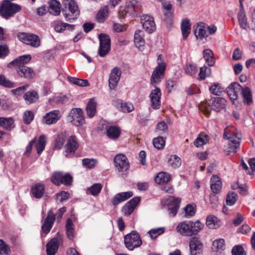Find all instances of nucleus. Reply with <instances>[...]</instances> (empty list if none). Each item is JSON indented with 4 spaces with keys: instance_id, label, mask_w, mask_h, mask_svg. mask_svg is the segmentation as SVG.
<instances>
[{
    "instance_id": "obj_48",
    "label": "nucleus",
    "mask_w": 255,
    "mask_h": 255,
    "mask_svg": "<svg viewBox=\"0 0 255 255\" xmlns=\"http://www.w3.org/2000/svg\"><path fill=\"white\" fill-rule=\"evenodd\" d=\"M225 240L223 239H218L215 240L213 243V249L218 252H221L225 249Z\"/></svg>"
},
{
    "instance_id": "obj_52",
    "label": "nucleus",
    "mask_w": 255,
    "mask_h": 255,
    "mask_svg": "<svg viewBox=\"0 0 255 255\" xmlns=\"http://www.w3.org/2000/svg\"><path fill=\"white\" fill-rule=\"evenodd\" d=\"M165 144V138L162 136H158L153 139V144L154 146L158 149H162L164 147Z\"/></svg>"
},
{
    "instance_id": "obj_39",
    "label": "nucleus",
    "mask_w": 255,
    "mask_h": 255,
    "mask_svg": "<svg viewBox=\"0 0 255 255\" xmlns=\"http://www.w3.org/2000/svg\"><path fill=\"white\" fill-rule=\"evenodd\" d=\"M0 126L6 129L10 130L14 127V121L12 118L0 117Z\"/></svg>"
},
{
    "instance_id": "obj_8",
    "label": "nucleus",
    "mask_w": 255,
    "mask_h": 255,
    "mask_svg": "<svg viewBox=\"0 0 255 255\" xmlns=\"http://www.w3.org/2000/svg\"><path fill=\"white\" fill-rule=\"evenodd\" d=\"M224 137L229 140L228 147L226 149L228 152H236L239 148L241 139L240 134H234L231 135L226 130L224 134Z\"/></svg>"
},
{
    "instance_id": "obj_17",
    "label": "nucleus",
    "mask_w": 255,
    "mask_h": 255,
    "mask_svg": "<svg viewBox=\"0 0 255 255\" xmlns=\"http://www.w3.org/2000/svg\"><path fill=\"white\" fill-rule=\"evenodd\" d=\"M121 75V71L120 68L115 67L113 68L110 73L109 79V87L111 89H115L120 81Z\"/></svg>"
},
{
    "instance_id": "obj_63",
    "label": "nucleus",
    "mask_w": 255,
    "mask_h": 255,
    "mask_svg": "<svg viewBox=\"0 0 255 255\" xmlns=\"http://www.w3.org/2000/svg\"><path fill=\"white\" fill-rule=\"evenodd\" d=\"M237 194L234 192L229 193L227 197L226 202L228 205H233L237 201Z\"/></svg>"
},
{
    "instance_id": "obj_11",
    "label": "nucleus",
    "mask_w": 255,
    "mask_h": 255,
    "mask_svg": "<svg viewBox=\"0 0 255 255\" xmlns=\"http://www.w3.org/2000/svg\"><path fill=\"white\" fill-rule=\"evenodd\" d=\"M166 63L165 62H158V66L154 70L151 75V84L156 85L160 82L161 80L163 78Z\"/></svg>"
},
{
    "instance_id": "obj_45",
    "label": "nucleus",
    "mask_w": 255,
    "mask_h": 255,
    "mask_svg": "<svg viewBox=\"0 0 255 255\" xmlns=\"http://www.w3.org/2000/svg\"><path fill=\"white\" fill-rule=\"evenodd\" d=\"M241 91L244 103L248 105L252 103L253 99L251 90L249 88L246 87L242 89Z\"/></svg>"
},
{
    "instance_id": "obj_58",
    "label": "nucleus",
    "mask_w": 255,
    "mask_h": 255,
    "mask_svg": "<svg viewBox=\"0 0 255 255\" xmlns=\"http://www.w3.org/2000/svg\"><path fill=\"white\" fill-rule=\"evenodd\" d=\"M185 71L186 74L192 76L196 73L197 71V67L194 64L188 63L186 65Z\"/></svg>"
},
{
    "instance_id": "obj_31",
    "label": "nucleus",
    "mask_w": 255,
    "mask_h": 255,
    "mask_svg": "<svg viewBox=\"0 0 255 255\" xmlns=\"http://www.w3.org/2000/svg\"><path fill=\"white\" fill-rule=\"evenodd\" d=\"M53 27L56 32L61 33L64 32L66 29L73 30L74 26L60 21H56L54 22Z\"/></svg>"
},
{
    "instance_id": "obj_23",
    "label": "nucleus",
    "mask_w": 255,
    "mask_h": 255,
    "mask_svg": "<svg viewBox=\"0 0 255 255\" xmlns=\"http://www.w3.org/2000/svg\"><path fill=\"white\" fill-rule=\"evenodd\" d=\"M140 201L139 197H135L127 203L122 209V211L126 215H130Z\"/></svg>"
},
{
    "instance_id": "obj_38",
    "label": "nucleus",
    "mask_w": 255,
    "mask_h": 255,
    "mask_svg": "<svg viewBox=\"0 0 255 255\" xmlns=\"http://www.w3.org/2000/svg\"><path fill=\"white\" fill-rule=\"evenodd\" d=\"M171 179V176L168 173L159 172L155 177V181L158 184H164L168 183Z\"/></svg>"
},
{
    "instance_id": "obj_53",
    "label": "nucleus",
    "mask_w": 255,
    "mask_h": 255,
    "mask_svg": "<svg viewBox=\"0 0 255 255\" xmlns=\"http://www.w3.org/2000/svg\"><path fill=\"white\" fill-rule=\"evenodd\" d=\"M11 251L9 246L0 239V255H10Z\"/></svg>"
},
{
    "instance_id": "obj_20",
    "label": "nucleus",
    "mask_w": 255,
    "mask_h": 255,
    "mask_svg": "<svg viewBox=\"0 0 255 255\" xmlns=\"http://www.w3.org/2000/svg\"><path fill=\"white\" fill-rule=\"evenodd\" d=\"M194 33L197 39L202 40L208 36L205 24L203 22L196 23L193 26Z\"/></svg>"
},
{
    "instance_id": "obj_35",
    "label": "nucleus",
    "mask_w": 255,
    "mask_h": 255,
    "mask_svg": "<svg viewBox=\"0 0 255 255\" xmlns=\"http://www.w3.org/2000/svg\"><path fill=\"white\" fill-rule=\"evenodd\" d=\"M31 58V56L29 54L20 56L9 63L8 66L14 65L16 66V68H18L19 66L24 65V64L29 62Z\"/></svg>"
},
{
    "instance_id": "obj_41",
    "label": "nucleus",
    "mask_w": 255,
    "mask_h": 255,
    "mask_svg": "<svg viewBox=\"0 0 255 255\" xmlns=\"http://www.w3.org/2000/svg\"><path fill=\"white\" fill-rule=\"evenodd\" d=\"M209 140V137L207 134L201 133L194 140V144L197 147H200L206 144Z\"/></svg>"
},
{
    "instance_id": "obj_16",
    "label": "nucleus",
    "mask_w": 255,
    "mask_h": 255,
    "mask_svg": "<svg viewBox=\"0 0 255 255\" xmlns=\"http://www.w3.org/2000/svg\"><path fill=\"white\" fill-rule=\"evenodd\" d=\"M161 93L159 88L155 87V88L151 90L149 98L151 103V106L153 109H158L160 108L161 102Z\"/></svg>"
},
{
    "instance_id": "obj_60",
    "label": "nucleus",
    "mask_w": 255,
    "mask_h": 255,
    "mask_svg": "<svg viewBox=\"0 0 255 255\" xmlns=\"http://www.w3.org/2000/svg\"><path fill=\"white\" fill-rule=\"evenodd\" d=\"M28 87V85H25L24 86L19 87L15 89L11 90V93L16 97L21 96Z\"/></svg>"
},
{
    "instance_id": "obj_2",
    "label": "nucleus",
    "mask_w": 255,
    "mask_h": 255,
    "mask_svg": "<svg viewBox=\"0 0 255 255\" xmlns=\"http://www.w3.org/2000/svg\"><path fill=\"white\" fill-rule=\"evenodd\" d=\"M227 104L226 100L221 97L211 98L205 103H202L200 108L206 115L209 116L211 110L219 112L224 110Z\"/></svg>"
},
{
    "instance_id": "obj_42",
    "label": "nucleus",
    "mask_w": 255,
    "mask_h": 255,
    "mask_svg": "<svg viewBox=\"0 0 255 255\" xmlns=\"http://www.w3.org/2000/svg\"><path fill=\"white\" fill-rule=\"evenodd\" d=\"M23 98L27 104H31L38 100V95L34 91H28L24 95Z\"/></svg>"
},
{
    "instance_id": "obj_56",
    "label": "nucleus",
    "mask_w": 255,
    "mask_h": 255,
    "mask_svg": "<svg viewBox=\"0 0 255 255\" xmlns=\"http://www.w3.org/2000/svg\"><path fill=\"white\" fill-rule=\"evenodd\" d=\"M211 74V69L206 66H203L200 68L199 73V79L204 80L206 77L209 76Z\"/></svg>"
},
{
    "instance_id": "obj_4",
    "label": "nucleus",
    "mask_w": 255,
    "mask_h": 255,
    "mask_svg": "<svg viewBox=\"0 0 255 255\" xmlns=\"http://www.w3.org/2000/svg\"><path fill=\"white\" fill-rule=\"evenodd\" d=\"M20 6L12 3L9 0H4L0 6V15L7 18L20 11Z\"/></svg>"
},
{
    "instance_id": "obj_37",
    "label": "nucleus",
    "mask_w": 255,
    "mask_h": 255,
    "mask_svg": "<svg viewBox=\"0 0 255 255\" xmlns=\"http://www.w3.org/2000/svg\"><path fill=\"white\" fill-rule=\"evenodd\" d=\"M191 23L187 18H184L182 20L181 28L182 34L184 39H186L190 33Z\"/></svg>"
},
{
    "instance_id": "obj_28",
    "label": "nucleus",
    "mask_w": 255,
    "mask_h": 255,
    "mask_svg": "<svg viewBox=\"0 0 255 255\" xmlns=\"http://www.w3.org/2000/svg\"><path fill=\"white\" fill-rule=\"evenodd\" d=\"M238 19L239 25L242 28L247 29L249 28L243 3L242 1H240V9L238 15Z\"/></svg>"
},
{
    "instance_id": "obj_33",
    "label": "nucleus",
    "mask_w": 255,
    "mask_h": 255,
    "mask_svg": "<svg viewBox=\"0 0 255 255\" xmlns=\"http://www.w3.org/2000/svg\"><path fill=\"white\" fill-rule=\"evenodd\" d=\"M97 102L95 98L91 99L88 102L86 112L89 118H93L96 114Z\"/></svg>"
},
{
    "instance_id": "obj_30",
    "label": "nucleus",
    "mask_w": 255,
    "mask_h": 255,
    "mask_svg": "<svg viewBox=\"0 0 255 255\" xmlns=\"http://www.w3.org/2000/svg\"><path fill=\"white\" fill-rule=\"evenodd\" d=\"M132 195L133 193L131 191L122 192L117 194L113 198L112 203L114 205H117L118 204L128 200L132 196Z\"/></svg>"
},
{
    "instance_id": "obj_25",
    "label": "nucleus",
    "mask_w": 255,
    "mask_h": 255,
    "mask_svg": "<svg viewBox=\"0 0 255 255\" xmlns=\"http://www.w3.org/2000/svg\"><path fill=\"white\" fill-rule=\"evenodd\" d=\"M189 221H184L178 223L176 228L177 233L182 236H191Z\"/></svg>"
},
{
    "instance_id": "obj_59",
    "label": "nucleus",
    "mask_w": 255,
    "mask_h": 255,
    "mask_svg": "<svg viewBox=\"0 0 255 255\" xmlns=\"http://www.w3.org/2000/svg\"><path fill=\"white\" fill-rule=\"evenodd\" d=\"M164 232V228L161 227L158 228L152 229L148 232V234L150 237L155 239L159 235L162 234Z\"/></svg>"
},
{
    "instance_id": "obj_21",
    "label": "nucleus",
    "mask_w": 255,
    "mask_h": 255,
    "mask_svg": "<svg viewBox=\"0 0 255 255\" xmlns=\"http://www.w3.org/2000/svg\"><path fill=\"white\" fill-rule=\"evenodd\" d=\"M55 218V215L52 211V210H50L48 211L47 217L44 220L42 226V230L43 232L46 234L49 232L54 222Z\"/></svg>"
},
{
    "instance_id": "obj_9",
    "label": "nucleus",
    "mask_w": 255,
    "mask_h": 255,
    "mask_svg": "<svg viewBox=\"0 0 255 255\" xmlns=\"http://www.w3.org/2000/svg\"><path fill=\"white\" fill-rule=\"evenodd\" d=\"M100 47L98 54L101 57L107 55L111 50V39L110 36L106 34H100L99 35Z\"/></svg>"
},
{
    "instance_id": "obj_12",
    "label": "nucleus",
    "mask_w": 255,
    "mask_h": 255,
    "mask_svg": "<svg viewBox=\"0 0 255 255\" xmlns=\"http://www.w3.org/2000/svg\"><path fill=\"white\" fill-rule=\"evenodd\" d=\"M51 181L55 184H61L69 185L71 183L72 177L69 174H63L61 172H55L51 177Z\"/></svg>"
},
{
    "instance_id": "obj_32",
    "label": "nucleus",
    "mask_w": 255,
    "mask_h": 255,
    "mask_svg": "<svg viewBox=\"0 0 255 255\" xmlns=\"http://www.w3.org/2000/svg\"><path fill=\"white\" fill-rule=\"evenodd\" d=\"M222 183L219 176L213 175L211 178L210 188L214 193H218L222 188Z\"/></svg>"
},
{
    "instance_id": "obj_15",
    "label": "nucleus",
    "mask_w": 255,
    "mask_h": 255,
    "mask_svg": "<svg viewBox=\"0 0 255 255\" xmlns=\"http://www.w3.org/2000/svg\"><path fill=\"white\" fill-rule=\"evenodd\" d=\"M180 199L173 196L169 197L166 201V204L170 216H175L178 210Z\"/></svg>"
},
{
    "instance_id": "obj_47",
    "label": "nucleus",
    "mask_w": 255,
    "mask_h": 255,
    "mask_svg": "<svg viewBox=\"0 0 255 255\" xmlns=\"http://www.w3.org/2000/svg\"><path fill=\"white\" fill-rule=\"evenodd\" d=\"M169 165L173 168L179 167L181 165V159L177 155H172L168 159Z\"/></svg>"
},
{
    "instance_id": "obj_14",
    "label": "nucleus",
    "mask_w": 255,
    "mask_h": 255,
    "mask_svg": "<svg viewBox=\"0 0 255 255\" xmlns=\"http://www.w3.org/2000/svg\"><path fill=\"white\" fill-rule=\"evenodd\" d=\"M61 114L59 110H55L47 113L43 118V123L50 125L55 124L61 118Z\"/></svg>"
},
{
    "instance_id": "obj_22",
    "label": "nucleus",
    "mask_w": 255,
    "mask_h": 255,
    "mask_svg": "<svg viewBox=\"0 0 255 255\" xmlns=\"http://www.w3.org/2000/svg\"><path fill=\"white\" fill-rule=\"evenodd\" d=\"M60 240V238H54L47 244L46 252L48 255H55L58 251Z\"/></svg>"
},
{
    "instance_id": "obj_10",
    "label": "nucleus",
    "mask_w": 255,
    "mask_h": 255,
    "mask_svg": "<svg viewBox=\"0 0 255 255\" xmlns=\"http://www.w3.org/2000/svg\"><path fill=\"white\" fill-rule=\"evenodd\" d=\"M114 163L117 170L124 172L129 168V163L127 156L124 154H118L114 158Z\"/></svg>"
},
{
    "instance_id": "obj_62",
    "label": "nucleus",
    "mask_w": 255,
    "mask_h": 255,
    "mask_svg": "<svg viewBox=\"0 0 255 255\" xmlns=\"http://www.w3.org/2000/svg\"><path fill=\"white\" fill-rule=\"evenodd\" d=\"M0 85L8 88H13L14 87V82H11L3 75H0Z\"/></svg>"
},
{
    "instance_id": "obj_26",
    "label": "nucleus",
    "mask_w": 255,
    "mask_h": 255,
    "mask_svg": "<svg viewBox=\"0 0 255 255\" xmlns=\"http://www.w3.org/2000/svg\"><path fill=\"white\" fill-rule=\"evenodd\" d=\"M16 70L18 74L24 78L31 79L35 76L33 70L25 65L19 66Z\"/></svg>"
},
{
    "instance_id": "obj_36",
    "label": "nucleus",
    "mask_w": 255,
    "mask_h": 255,
    "mask_svg": "<svg viewBox=\"0 0 255 255\" xmlns=\"http://www.w3.org/2000/svg\"><path fill=\"white\" fill-rule=\"evenodd\" d=\"M220 220L214 215H209L206 219V225L210 229H217L220 227Z\"/></svg>"
},
{
    "instance_id": "obj_51",
    "label": "nucleus",
    "mask_w": 255,
    "mask_h": 255,
    "mask_svg": "<svg viewBox=\"0 0 255 255\" xmlns=\"http://www.w3.org/2000/svg\"><path fill=\"white\" fill-rule=\"evenodd\" d=\"M68 78L71 83L81 87H86L89 85V82L87 80L81 79L72 77H68Z\"/></svg>"
},
{
    "instance_id": "obj_49",
    "label": "nucleus",
    "mask_w": 255,
    "mask_h": 255,
    "mask_svg": "<svg viewBox=\"0 0 255 255\" xmlns=\"http://www.w3.org/2000/svg\"><path fill=\"white\" fill-rule=\"evenodd\" d=\"M45 137L44 135H41L35 144V148L38 154H40L45 146Z\"/></svg>"
},
{
    "instance_id": "obj_1",
    "label": "nucleus",
    "mask_w": 255,
    "mask_h": 255,
    "mask_svg": "<svg viewBox=\"0 0 255 255\" xmlns=\"http://www.w3.org/2000/svg\"><path fill=\"white\" fill-rule=\"evenodd\" d=\"M61 11L66 20H75L80 13L78 3L75 0H63Z\"/></svg>"
},
{
    "instance_id": "obj_6",
    "label": "nucleus",
    "mask_w": 255,
    "mask_h": 255,
    "mask_svg": "<svg viewBox=\"0 0 255 255\" xmlns=\"http://www.w3.org/2000/svg\"><path fill=\"white\" fill-rule=\"evenodd\" d=\"M125 244L127 249L132 251L141 245L142 241L136 232L132 231L125 237Z\"/></svg>"
},
{
    "instance_id": "obj_13",
    "label": "nucleus",
    "mask_w": 255,
    "mask_h": 255,
    "mask_svg": "<svg viewBox=\"0 0 255 255\" xmlns=\"http://www.w3.org/2000/svg\"><path fill=\"white\" fill-rule=\"evenodd\" d=\"M141 22L143 28L149 33L153 32L156 29L153 18L149 15H142Z\"/></svg>"
},
{
    "instance_id": "obj_54",
    "label": "nucleus",
    "mask_w": 255,
    "mask_h": 255,
    "mask_svg": "<svg viewBox=\"0 0 255 255\" xmlns=\"http://www.w3.org/2000/svg\"><path fill=\"white\" fill-rule=\"evenodd\" d=\"M119 109L124 113H130L134 110V106L130 103H121Z\"/></svg>"
},
{
    "instance_id": "obj_55",
    "label": "nucleus",
    "mask_w": 255,
    "mask_h": 255,
    "mask_svg": "<svg viewBox=\"0 0 255 255\" xmlns=\"http://www.w3.org/2000/svg\"><path fill=\"white\" fill-rule=\"evenodd\" d=\"M210 92L215 95H220L223 92V88L220 84L215 83L209 88Z\"/></svg>"
},
{
    "instance_id": "obj_40",
    "label": "nucleus",
    "mask_w": 255,
    "mask_h": 255,
    "mask_svg": "<svg viewBox=\"0 0 255 255\" xmlns=\"http://www.w3.org/2000/svg\"><path fill=\"white\" fill-rule=\"evenodd\" d=\"M121 134L120 129L116 126H111L107 129V135L111 139L118 138Z\"/></svg>"
},
{
    "instance_id": "obj_50",
    "label": "nucleus",
    "mask_w": 255,
    "mask_h": 255,
    "mask_svg": "<svg viewBox=\"0 0 255 255\" xmlns=\"http://www.w3.org/2000/svg\"><path fill=\"white\" fill-rule=\"evenodd\" d=\"M204 58L209 66H213L214 63L213 52L209 49H206L203 51Z\"/></svg>"
},
{
    "instance_id": "obj_7",
    "label": "nucleus",
    "mask_w": 255,
    "mask_h": 255,
    "mask_svg": "<svg viewBox=\"0 0 255 255\" xmlns=\"http://www.w3.org/2000/svg\"><path fill=\"white\" fill-rule=\"evenodd\" d=\"M68 120L72 125L77 127H81L85 123L83 111L80 108L71 110L68 116Z\"/></svg>"
},
{
    "instance_id": "obj_44",
    "label": "nucleus",
    "mask_w": 255,
    "mask_h": 255,
    "mask_svg": "<svg viewBox=\"0 0 255 255\" xmlns=\"http://www.w3.org/2000/svg\"><path fill=\"white\" fill-rule=\"evenodd\" d=\"M60 4L56 0H51L49 2V11L54 15H58L60 13Z\"/></svg>"
},
{
    "instance_id": "obj_43",
    "label": "nucleus",
    "mask_w": 255,
    "mask_h": 255,
    "mask_svg": "<svg viewBox=\"0 0 255 255\" xmlns=\"http://www.w3.org/2000/svg\"><path fill=\"white\" fill-rule=\"evenodd\" d=\"M109 15V9L108 6L102 7L97 14L96 20L100 23L104 22Z\"/></svg>"
},
{
    "instance_id": "obj_46",
    "label": "nucleus",
    "mask_w": 255,
    "mask_h": 255,
    "mask_svg": "<svg viewBox=\"0 0 255 255\" xmlns=\"http://www.w3.org/2000/svg\"><path fill=\"white\" fill-rule=\"evenodd\" d=\"M102 186L100 183H95L87 189V194H91L94 196H97L100 193Z\"/></svg>"
},
{
    "instance_id": "obj_34",
    "label": "nucleus",
    "mask_w": 255,
    "mask_h": 255,
    "mask_svg": "<svg viewBox=\"0 0 255 255\" xmlns=\"http://www.w3.org/2000/svg\"><path fill=\"white\" fill-rule=\"evenodd\" d=\"M190 226V235L191 236L193 235H196L201 231H202L204 227V225L199 220L195 221H189Z\"/></svg>"
},
{
    "instance_id": "obj_18",
    "label": "nucleus",
    "mask_w": 255,
    "mask_h": 255,
    "mask_svg": "<svg viewBox=\"0 0 255 255\" xmlns=\"http://www.w3.org/2000/svg\"><path fill=\"white\" fill-rule=\"evenodd\" d=\"M189 247L191 255H197L202 252L203 244L198 238L194 237L190 239Z\"/></svg>"
},
{
    "instance_id": "obj_29",
    "label": "nucleus",
    "mask_w": 255,
    "mask_h": 255,
    "mask_svg": "<svg viewBox=\"0 0 255 255\" xmlns=\"http://www.w3.org/2000/svg\"><path fill=\"white\" fill-rule=\"evenodd\" d=\"M45 186L40 183L33 185L31 188V193L33 197L36 198H41L45 192Z\"/></svg>"
},
{
    "instance_id": "obj_5",
    "label": "nucleus",
    "mask_w": 255,
    "mask_h": 255,
    "mask_svg": "<svg viewBox=\"0 0 255 255\" xmlns=\"http://www.w3.org/2000/svg\"><path fill=\"white\" fill-rule=\"evenodd\" d=\"M17 37L22 43L33 47L37 48L40 45L39 37L35 34L20 32L17 34Z\"/></svg>"
},
{
    "instance_id": "obj_64",
    "label": "nucleus",
    "mask_w": 255,
    "mask_h": 255,
    "mask_svg": "<svg viewBox=\"0 0 255 255\" xmlns=\"http://www.w3.org/2000/svg\"><path fill=\"white\" fill-rule=\"evenodd\" d=\"M232 255H246V252L240 245L235 246L232 250Z\"/></svg>"
},
{
    "instance_id": "obj_61",
    "label": "nucleus",
    "mask_w": 255,
    "mask_h": 255,
    "mask_svg": "<svg viewBox=\"0 0 255 255\" xmlns=\"http://www.w3.org/2000/svg\"><path fill=\"white\" fill-rule=\"evenodd\" d=\"M233 189H238L239 192L242 195H245L247 194V187L245 185L240 184L238 183L232 185Z\"/></svg>"
},
{
    "instance_id": "obj_3",
    "label": "nucleus",
    "mask_w": 255,
    "mask_h": 255,
    "mask_svg": "<svg viewBox=\"0 0 255 255\" xmlns=\"http://www.w3.org/2000/svg\"><path fill=\"white\" fill-rule=\"evenodd\" d=\"M141 7L140 3L137 0H126L125 6L120 8V18H125L127 14L134 16L140 11Z\"/></svg>"
},
{
    "instance_id": "obj_19",
    "label": "nucleus",
    "mask_w": 255,
    "mask_h": 255,
    "mask_svg": "<svg viewBox=\"0 0 255 255\" xmlns=\"http://www.w3.org/2000/svg\"><path fill=\"white\" fill-rule=\"evenodd\" d=\"M241 90V86L237 83L231 84L227 88V92L233 103H234V101L237 99Z\"/></svg>"
},
{
    "instance_id": "obj_27",
    "label": "nucleus",
    "mask_w": 255,
    "mask_h": 255,
    "mask_svg": "<svg viewBox=\"0 0 255 255\" xmlns=\"http://www.w3.org/2000/svg\"><path fill=\"white\" fill-rule=\"evenodd\" d=\"M78 147V143L77 141L75 136H70L67 142L66 145V152L67 153L66 156H68V154L74 153Z\"/></svg>"
},
{
    "instance_id": "obj_57",
    "label": "nucleus",
    "mask_w": 255,
    "mask_h": 255,
    "mask_svg": "<svg viewBox=\"0 0 255 255\" xmlns=\"http://www.w3.org/2000/svg\"><path fill=\"white\" fill-rule=\"evenodd\" d=\"M185 216L187 218L193 216L196 212L195 206L191 204L187 205L184 209Z\"/></svg>"
},
{
    "instance_id": "obj_24",
    "label": "nucleus",
    "mask_w": 255,
    "mask_h": 255,
    "mask_svg": "<svg viewBox=\"0 0 255 255\" xmlns=\"http://www.w3.org/2000/svg\"><path fill=\"white\" fill-rule=\"evenodd\" d=\"M144 32L140 30L135 31L134 35V42L135 46L140 51L144 49L145 41L143 39Z\"/></svg>"
}]
</instances>
